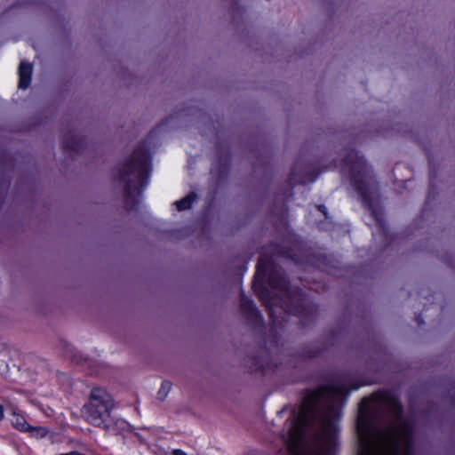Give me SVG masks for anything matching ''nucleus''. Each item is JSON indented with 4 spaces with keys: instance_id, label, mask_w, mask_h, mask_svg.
Listing matches in <instances>:
<instances>
[{
    "instance_id": "f257e3e1",
    "label": "nucleus",
    "mask_w": 455,
    "mask_h": 455,
    "mask_svg": "<svg viewBox=\"0 0 455 455\" xmlns=\"http://www.w3.org/2000/svg\"><path fill=\"white\" fill-rule=\"evenodd\" d=\"M345 387L331 385L308 393L286 422L283 442L290 455H331Z\"/></svg>"
},
{
    "instance_id": "f03ea898",
    "label": "nucleus",
    "mask_w": 455,
    "mask_h": 455,
    "mask_svg": "<svg viewBox=\"0 0 455 455\" xmlns=\"http://www.w3.org/2000/svg\"><path fill=\"white\" fill-rule=\"evenodd\" d=\"M394 419L385 427L372 424L364 409L356 423L357 455H414L411 422L402 417V408L394 397H385Z\"/></svg>"
},
{
    "instance_id": "7ed1b4c3",
    "label": "nucleus",
    "mask_w": 455,
    "mask_h": 455,
    "mask_svg": "<svg viewBox=\"0 0 455 455\" xmlns=\"http://www.w3.org/2000/svg\"><path fill=\"white\" fill-rule=\"evenodd\" d=\"M114 406V400L109 393L104 388L94 387L91 391L89 401L83 406L82 412L90 424L107 429L112 420Z\"/></svg>"
},
{
    "instance_id": "20e7f679",
    "label": "nucleus",
    "mask_w": 455,
    "mask_h": 455,
    "mask_svg": "<svg viewBox=\"0 0 455 455\" xmlns=\"http://www.w3.org/2000/svg\"><path fill=\"white\" fill-rule=\"evenodd\" d=\"M149 169V156L145 150H137L132 158L127 161L120 171L118 179L124 183L126 196H131L140 187L147 183V177Z\"/></svg>"
},
{
    "instance_id": "39448f33",
    "label": "nucleus",
    "mask_w": 455,
    "mask_h": 455,
    "mask_svg": "<svg viewBox=\"0 0 455 455\" xmlns=\"http://www.w3.org/2000/svg\"><path fill=\"white\" fill-rule=\"evenodd\" d=\"M345 164L351 170L352 182H353L354 186L355 187L356 190L361 195L363 203H367L369 196L367 194L366 188H364L366 181L363 180L362 182H359V180H358V176L366 168V164H365L364 160L362 157H360L357 155V153L350 152L348 156L345 160Z\"/></svg>"
},
{
    "instance_id": "423d86ee",
    "label": "nucleus",
    "mask_w": 455,
    "mask_h": 455,
    "mask_svg": "<svg viewBox=\"0 0 455 455\" xmlns=\"http://www.w3.org/2000/svg\"><path fill=\"white\" fill-rule=\"evenodd\" d=\"M32 66L28 63L21 62L19 67V88L27 89L31 81Z\"/></svg>"
},
{
    "instance_id": "0eeeda50",
    "label": "nucleus",
    "mask_w": 455,
    "mask_h": 455,
    "mask_svg": "<svg viewBox=\"0 0 455 455\" xmlns=\"http://www.w3.org/2000/svg\"><path fill=\"white\" fill-rule=\"evenodd\" d=\"M11 423L13 427L20 432H26L29 424L27 422L26 419L16 412H13L11 419Z\"/></svg>"
},
{
    "instance_id": "6e6552de",
    "label": "nucleus",
    "mask_w": 455,
    "mask_h": 455,
    "mask_svg": "<svg viewBox=\"0 0 455 455\" xmlns=\"http://www.w3.org/2000/svg\"><path fill=\"white\" fill-rule=\"evenodd\" d=\"M27 433H29L32 437L35 438H43L48 434V429L44 427L41 426H31L29 425L28 427Z\"/></svg>"
},
{
    "instance_id": "1a4fd4ad",
    "label": "nucleus",
    "mask_w": 455,
    "mask_h": 455,
    "mask_svg": "<svg viewBox=\"0 0 455 455\" xmlns=\"http://www.w3.org/2000/svg\"><path fill=\"white\" fill-rule=\"evenodd\" d=\"M195 199H196V195L194 193H191L190 195L187 196L183 199L175 202V204L177 205V208L180 211L187 210L191 207Z\"/></svg>"
},
{
    "instance_id": "9d476101",
    "label": "nucleus",
    "mask_w": 455,
    "mask_h": 455,
    "mask_svg": "<svg viewBox=\"0 0 455 455\" xmlns=\"http://www.w3.org/2000/svg\"><path fill=\"white\" fill-rule=\"evenodd\" d=\"M172 389V383L169 381H164L161 385L160 389L157 392L158 399L164 400Z\"/></svg>"
},
{
    "instance_id": "9b49d317",
    "label": "nucleus",
    "mask_w": 455,
    "mask_h": 455,
    "mask_svg": "<svg viewBox=\"0 0 455 455\" xmlns=\"http://www.w3.org/2000/svg\"><path fill=\"white\" fill-rule=\"evenodd\" d=\"M78 139L76 135H70L66 140L65 145L66 147L73 149V150H78L79 146L77 145Z\"/></svg>"
},
{
    "instance_id": "f8f14e48",
    "label": "nucleus",
    "mask_w": 455,
    "mask_h": 455,
    "mask_svg": "<svg viewBox=\"0 0 455 455\" xmlns=\"http://www.w3.org/2000/svg\"><path fill=\"white\" fill-rule=\"evenodd\" d=\"M241 306L244 310L250 311L252 308V302L249 299L243 297L241 299Z\"/></svg>"
},
{
    "instance_id": "ddd939ff",
    "label": "nucleus",
    "mask_w": 455,
    "mask_h": 455,
    "mask_svg": "<svg viewBox=\"0 0 455 455\" xmlns=\"http://www.w3.org/2000/svg\"><path fill=\"white\" fill-rule=\"evenodd\" d=\"M258 267L259 271H262L264 275H267V267L266 259L263 257L259 259Z\"/></svg>"
},
{
    "instance_id": "4468645a",
    "label": "nucleus",
    "mask_w": 455,
    "mask_h": 455,
    "mask_svg": "<svg viewBox=\"0 0 455 455\" xmlns=\"http://www.w3.org/2000/svg\"><path fill=\"white\" fill-rule=\"evenodd\" d=\"M172 455H188L185 451H183L182 450H173L172 452Z\"/></svg>"
},
{
    "instance_id": "2eb2a0df",
    "label": "nucleus",
    "mask_w": 455,
    "mask_h": 455,
    "mask_svg": "<svg viewBox=\"0 0 455 455\" xmlns=\"http://www.w3.org/2000/svg\"><path fill=\"white\" fill-rule=\"evenodd\" d=\"M4 408L2 405H0V420H2L4 419Z\"/></svg>"
},
{
    "instance_id": "dca6fc26",
    "label": "nucleus",
    "mask_w": 455,
    "mask_h": 455,
    "mask_svg": "<svg viewBox=\"0 0 455 455\" xmlns=\"http://www.w3.org/2000/svg\"><path fill=\"white\" fill-rule=\"evenodd\" d=\"M325 209H326V208H325V206H323V205L319 206V210H320L321 212H323L324 214H325Z\"/></svg>"
}]
</instances>
